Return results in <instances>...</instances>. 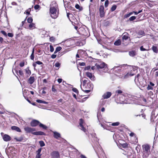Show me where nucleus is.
<instances>
[{"instance_id":"obj_1","label":"nucleus","mask_w":158,"mask_h":158,"mask_svg":"<svg viewBox=\"0 0 158 158\" xmlns=\"http://www.w3.org/2000/svg\"><path fill=\"white\" fill-rule=\"evenodd\" d=\"M56 3L55 2H53L50 5V12L51 16L53 19H56L58 17V14L57 13V10L56 8Z\"/></svg>"},{"instance_id":"obj_2","label":"nucleus","mask_w":158,"mask_h":158,"mask_svg":"<svg viewBox=\"0 0 158 158\" xmlns=\"http://www.w3.org/2000/svg\"><path fill=\"white\" fill-rule=\"evenodd\" d=\"M143 153L146 157L148 156L150 153V147L148 144L143 145L142 146Z\"/></svg>"},{"instance_id":"obj_3","label":"nucleus","mask_w":158,"mask_h":158,"mask_svg":"<svg viewBox=\"0 0 158 158\" xmlns=\"http://www.w3.org/2000/svg\"><path fill=\"white\" fill-rule=\"evenodd\" d=\"M142 76L138 74L135 77V83L138 84H141L140 82L142 80Z\"/></svg>"},{"instance_id":"obj_4","label":"nucleus","mask_w":158,"mask_h":158,"mask_svg":"<svg viewBox=\"0 0 158 158\" xmlns=\"http://www.w3.org/2000/svg\"><path fill=\"white\" fill-rule=\"evenodd\" d=\"M95 66L98 69H102L105 68L107 66V64L103 62L101 63L100 64H96Z\"/></svg>"},{"instance_id":"obj_5","label":"nucleus","mask_w":158,"mask_h":158,"mask_svg":"<svg viewBox=\"0 0 158 158\" xmlns=\"http://www.w3.org/2000/svg\"><path fill=\"white\" fill-rule=\"evenodd\" d=\"M99 12L100 17H103L104 16L105 13L104 11V7L103 5L100 6L99 8Z\"/></svg>"},{"instance_id":"obj_6","label":"nucleus","mask_w":158,"mask_h":158,"mask_svg":"<svg viewBox=\"0 0 158 158\" xmlns=\"http://www.w3.org/2000/svg\"><path fill=\"white\" fill-rule=\"evenodd\" d=\"M3 140L6 142L10 141L11 139V137L8 135L5 134L2 136Z\"/></svg>"},{"instance_id":"obj_7","label":"nucleus","mask_w":158,"mask_h":158,"mask_svg":"<svg viewBox=\"0 0 158 158\" xmlns=\"http://www.w3.org/2000/svg\"><path fill=\"white\" fill-rule=\"evenodd\" d=\"M40 122L38 120H33L31 123V125L32 127H36L38 125H39Z\"/></svg>"},{"instance_id":"obj_8","label":"nucleus","mask_w":158,"mask_h":158,"mask_svg":"<svg viewBox=\"0 0 158 158\" xmlns=\"http://www.w3.org/2000/svg\"><path fill=\"white\" fill-rule=\"evenodd\" d=\"M24 130L27 133H31L35 131L34 128H31L29 127H26L24 128Z\"/></svg>"},{"instance_id":"obj_9","label":"nucleus","mask_w":158,"mask_h":158,"mask_svg":"<svg viewBox=\"0 0 158 158\" xmlns=\"http://www.w3.org/2000/svg\"><path fill=\"white\" fill-rule=\"evenodd\" d=\"M80 121L79 126L81 127L80 129L81 130L83 131L84 132H85L86 129L83 126V124L84 122L83 120L81 118L80 119Z\"/></svg>"},{"instance_id":"obj_10","label":"nucleus","mask_w":158,"mask_h":158,"mask_svg":"<svg viewBox=\"0 0 158 158\" xmlns=\"http://www.w3.org/2000/svg\"><path fill=\"white\" fill-rule=\"evenodd\" d=\"M111 93L110 92H107L104 94L102 96L104 99H107L109 98L111 96Z\"/></svg>"},{"instance_id":"obj_11","label":"nucleus","mask_w":158,"mask_h":158,"mask_svg":"<svg viewBox=\"0 0 158 158\" xmlns=\"http://www.w3.org/2000/svg\"><path fill=\"white\" fill-rule=\"evenodd\" d=\"M51 155L54 158H58L60 156L59 152L56 151L53 152Z\"/></svg>"},{"instance_id":"obj_12","label":"nucleus","mask_w":158,"mask_h":158,"mask_svg":"<svg viewBox=\"0 0 158 158\" xmlns=\"http://www.w3.org/2000/svg\"><path fill=\"white\" fill-rule=\"evenodd\" d=\"M80 32L81 34L85 35L87 36V33L86 32V30L83 28H81L80 29Z\"/></svg>"},{"instance_id":"obj_13","label":"nucleus","mask_w":158,"mask_h":158,"mask_svg":"<svg viewBox=\"0 0 158 158\" xmlns=\"http://www.w3.org/2000/svg\"><path fill=\"white\" fill-rule=\"evenodd\" d=\"M86 75L87 77H89L91 80L94 81V77L93 76L91 73L89 72H86Z\"/></svg>"},{"instance_id":"obj_14","label":"nucleus","mask_w":158,"mask_h":158,"mask_svg":"<svg viewBox=\"0 0 158 158\" xmlns=\"http://www.w3.org/2000/svg\"><path fill=\"white\" fill-rule=\"evenodd\" d=\"M34 135H46L45 133L42 131H36L32 133Z\"/></svg>"},{"instance_id":"obj_15","label":"nucleus","mask_w":158,"mask_h":158,"mask_svg":"<svg viewBox=\"0 0 158 158\" xmlns=\"http://www.w3.org/2000/svg\"><path fill=\"white\" fill-rule=\"evenodd\" d=\"M54 137L56 139H58V138L60 137V134L56 132H53Z\"/></svg>"},{"instance_id":"obj_16","label":"nucleus","mask_w":158,"mask_h":158,"mask_svg":"<svg viewBox=\"0 0 158 158\" xmlns=\"http://www.w3.org/2000/svg\"><path fill=\"white\" fill-rule=\"evenodd\" d=\"M35 80V77H31L28 80V82L30 84H32L34 82Z\"/></svg>"},{"instance_id":"obj_17","label":"nucleus","mask_w":158,"mask_h":158,"mask_svg":"<svg viewBox=\"0 0 158 158\" xmlns=\"http://www.w3.org/2000/svg\"><path fill=\"white\" fill-rule=\"evenodd\" d=\"M129 34L127 33H124L123 34V36L122 37V39L123 40H127L129 38L128 37Z\"/></svg>"},{"instance_id":"obj_18","label":"nucleus","mask_w":158,"mask_h":158,"mask_svg":"<svg viewBox=\"0 0 158 158\" xmlns=\"http://www.w3.org/2000/svg\"><path fill=\"white\" fill-rule=\"evenodd\" d=\"M11 129L12 130L16 131L17 132H20L21 131V130L18 127L16 126H12L11 127Z\"/></svg>"},{"instance_id":"obj_19","label":"nucleus","mask_w":158,"mask_h":158,"mask_svg":"<svg viewBox=\"0 0 158 158\" xmlns=\"http://www.w3.org/2000/svg\"><path fill=\"white\" fill-rule=\"evenodd\" d=\"M25 70L26 72V73L27 74V76H29L31 74V71L29 69V67H27L26 69H25Z\"/></svg>"},{"instance_id":"obj_20","label":"nucleus","mask_w":158,"mask_h":158,"mask_svg":"<svg viewBox=\"0 0 158 158\" xmlns=\"http://www.w3.org/2000/svg\"><path fill=\"white\" fill-rule=\"evenodd\" d=\"M90 84L88 83L87 84H85L84 85H83V89H89L90 88Z\"/></svg>"},{"instance_id":"obj_21","label":"nucleus","mask_w":158,"mask_h":158,"mask_svg":"<svg viewBox=\"0 0 158 158\" xmlns=\"http://www.w3.org/2000/svg\"><path fill=\"white\" fill-rule=\"evenodd\" d=\"M152 49L154 52L155 53L158 52V49L156 46L153 45L152 47Z\"/></svg>"},{"instance_id":"obj_22","label":"nucleus","mask_w":158,"mask_h":158,"mask_svg":"<svg viewBox=\"0 0 158 158\" xmlns=\"http://www.w3.org/2000/svg\"><path fill=\"white\" fill-rule=\"evenodd\" d=\"M14 139L17 142H21L23 140V137L21 136L19 138H15Z\"/></svg>"},{"instance_id":"obj_23","label":"nucleus","mask_w":158,"mask_h":158,"mask_svg":"<svg viewBox=\"0 0 158 158\" xmlns=\"http://www.w3.org/2000/svg\"><path fill=\"white\" fill-rule=\"evenodd\" d=\"M29 27L30 29H33L35 28V24L32 23L29 25Z\"/></svg>"},{"instance_id":"obj_24","label":"nucleus","mask_w":158,"mask_h":158,"mask_svg":"<svg viewBox=\"0 0 158 158\" xmlns=\"http://www.w3.org/2000/svg\"><path fill=\"white\" fill-rule=\"evenodd\" d=\"M129 55L131 56H134L136 55V52L134 51H130L129 52Z\"/></svg>"},{"instance_id":"obj_25","label":"nucleus","mask_w":158,"mask_h":158,"mask_svg":"<svg viewBox=\"0 0 158 158\" xmlns=\"http://www.w3.org/2000/svg\"><path fill=\"white\" fill-rule=\"evenodd\" d=\"M114 44L116 46L119 45L121 44V41L120 40H118L115 42Z\"/></svg>"},{"instance_id":"obj_26","label":"nucleus","mask_w":158,"mask_h":158,"mask_svg":"<svg viewBox=\"0 0 158 158\" xmlns=\"http://www.w3.org/2000/svg\"><path fill=\"white\" fill-rule=\"evenodd\" d=\"M137 34L138 35L141 36L145 35V33L144 31L142 30L139 31L137 33Z\"/></svg>"},{"instance_id":"obj_27","label":"nucleus","mask_w":158,"mask_h":158,"mask_svg":"<svg viewBox=\"0 0 158 158\" xmlns=\"http://www.w3.org/2000/svg\"><path fill=\"white\" fill-rule=\"evenodd\" d=\"M134 75V74H132L131 73H128L126 75H125V76H124V78H128L129 76H132Z\"/></svg>"},{"instance_id":"obj_28","label":"nucleus","mask_w":158,"mask_h":158,"mask_svg":"<svg viewBox=\"0 0 158 158\" xmlns=\"http://www.w3.org/2000/svg\"><path fill=\"white\" fill-rule=\"evenodd\" d=\"M39 126L40 127H42L44 129H46L47 128V127L46 126L42 124L41 123H40Z\"/></svg>"},{"instance_id":"obj_29","label":"nucleus","mask_w":158,"mask_h":158,"mask_svg":"<svg viewBox=\"0 0 158 158\" xmlns=\"http://www.w3.org/2000/svg\"><path fill=\"white\" fill-rule=\"evenodd\" d=\"M81 85H80L81 88V89H82V91H83L84 92H85L86 93H88L90 91V90H86L85 89H83V88H82V87L81 86Z\"/></svg>"},{"instance_id":"obj_30","label":"nucleus","mask_w":158,"mask_h":158,"mask_svg":"<svg viewBox=\"0 0 158 158\" xmlns=\"http://www.w3.org/2000/svg\"><path fill=\"white\" fill-rule=\"evenodd\" d=\"M34 48H33L32 50V53L30 56L31 59L33 60H34Z\"/></svg>"},{"instance_id":"obj_31","label":"nucleus","mask_w":158,"mask_h":158,"mask_svg":"<svg viewBox=\"0 0 158 158\" xmlns=\"http://www.w3.org/2000/svg\"><path fill=\"white\" fill-rule=\"evenodd\" d=\"M39 143L40 145V146L41 147H43L45 146V144L44 142L43 141H40L39 142Z\"/></svg>"},{"instance_id":"obj_32","label":"nucleus","mask_w":158,"mask_h":158,"mask_svg":"<svg viewBox=\"0 0 158 158\" xmlns=\"http://www.w3.org/2000/svg\"><path fill=\"white\" fill-rule=\"evenodd\" d=\"M110 24V22L109 21H106L104 23V25L106 26H107L109 25Z\"/></svg>"},{"instance_id":"obj_33","label":"nucleus","mask_w":158,"mask_h":158,"mask_svg":"<svg viewBox=\"0 0 158 158\" xmlns=\"http://www.w3.org/2000/svg\"><path fill=\"white\" fill-rule=\"evenodd\" d=\"M33 21L32 18L31 17H29L27 19V22L30 23H32Z\"/></svg>"},{"instance_id":"obj_34","label":"nucleus","mask_w":158,"mask_h":158,"mask_svg":"<svg viewBox=\"0 0 158 158\" xmlns=\"http://www.w3.org/2000/svg\"><path fill=\"white\" fill-rule=\"evenodd\" d=\"M19 75L22 76V77H23L24 76V73L23 72V71L22 70H19Z\"/></svg>"},{"instance_id":"obj_35","label":"nucleus","mask_w":158,"mask_h":158,"mask_svg":"<svg viewBox=\"0 0 158 158\" xmlns=\"http://www.w3.org/2000/svg\"><path fill=\"white\" fill-rule=\"evenodd\" d=\"M46 89V88L45 87L43 89H42L40 90V91H42L41 94H45L46 93V92L45 91V90Z\"/></svg>"},{"instance_id":"obj_36","label":"nucleus","mask_w":158,"mask_h":158,"mask_svg":"<svg viewBox=\"0 0 158 158\" xmlns=\"http://www.w3.org/2000/svg\"><path fill=\"white\" fill-rule=\"evenodd\" d=\"M54 85H53L52 87V91L54 93H56L57 92V90L55 88Z\"/></svg>"},{"instance_id":"obj_37","label":"nucleus","mask_w":158,"mask_h":158,"mask_svg":"<svg viewBox=\"0 0 158 158\" xmlns=\"http://www.w3.org/2000/svg\"><path fill=\"white\" fill-rule=\"evenodd\" d=\"M136 18V17L135 16H132L130 18H129V20L130 21H132L135 19Z\"/></svg>"},{"instance_id":"obj_38","label":"nucleus","mask_w":158,"mask_h":158,"mask_svg":"<svg viewBox=\"0 0 158 158\" xmlns=\"http://www.w3.org/2000/svg\"><path fill=\"white\" fill-rule=\"evenodd\" d=\"M55 40V38L54 37H51L50 38V40L52 42H54Z\"/></svg>"},{"instance_id":"obj_39","label":"nucleus","mask_w":158,"mask_h":158,"mask_svg":"<svg viewBox=\"0 0 158 158\" xmlns=\"http://www.w3.org/2000/svg\"><path fill=\"white\" fill-rule=\"evenodd\" d=\"M119 124V123L118 122H116L115 123H113L111 125L113 126H117Z\"/></svg>"},{"instance_id":"obj_40","label":"nucleus","mask_w":158,"mask_h":158,"mask_svg":"<svg viewBox=\"0 0 158 158\" xmlns=\"http://www.w3.org/2000/svg\"><path fill=\"white\" fill-rule=\"evenodd\" d=\"M116 5H113L112 6L111 8V10L112 11H114L116 8Z\"/></svg>"},{"instance_id":"obj_41","label":"nucleus","mask_w":158,"mask_h":158,"mask_svg":"<svg viewBox=\"0 0 158 158\" xmlns=\"http://www.w3.org/2000/svg\"><path fill=\"white\" fill-rule=\"evenodd\" d=\"M42 149V148H39L38 149V150L36 151L37 154L41 155L40 152L41 151Z\"/></svg>"},{"instance_id":"obj_42","label":"nucleus","mask_w":158,"mask_h":158,"mask_svg":"<svg viewBox=\"0 0 158 158\" xmlns=\"http://www.w3.org/2000/svg\"><path fill=\"white\" fill-rule=\"evenodd\" d=\"M109 1L108 0H106L105 3V6L106 7H107L109 4Z\"/></svg>"},{"instance_id":"obj_43","label":"nucleus","mask_w":158,"mask_h":158,"mask_svg":"<svg viewBox=\"0 0 158 158\" xmlns=\"http://www.w3.org/2000/svg\"><path fill=\"white\" fill-rule=\"evenodd\" d=\"M140 50L141 51H148L149 49H146L144 48H143V46H141L140 47Z\"/></svg>"},{"instance_id":"obj_44","label":"nucleus","mask_w":158,"mask_h":158,"mask_svg":"<svg viewBox=\"0 0 158 158\" xmlns=\"http://www.w3.org/2000/svg\"><path fill=\"white\" fill-rule=\"evenodd\" d=\"M72 90L75 92L76 93H78V90L77 89H76V88H73V89H72Z\"/></svg>"},{"instance_id":"obj_45","label":"nucleus","mask_w":158,"mask_h":158,"mask_svg":"<svg viewBox=\"0 0 158 158\" xmlns=\"http://www.w3.org/2000/svg\"><path fill=\"white\" fill-rule=\"evenodd\" d=\"M147 89L148 90H152L153 88L150 85H148V86L147 87Z\"/></svg>"},{"instance_id":"obj_46","label":"nucleus","mask_w":158,"mask_h":158,"mask_svg":"<svg viewBox=\"0 0 158 158\" xmlns=\"http://www.w3.org/2000/svg\"><path fill=\"white\" fill-rule=\"evenodd\" d=\"M50 51L51 52H53L54 51V48L53 47L52 45H50Z\"/></svg>"},{"instance_id":"obj_47","label":"nucleus","mask_w":158,"mask_h":158,"mask_svg":"<svg viewBox=\"0 0 158 158\" xmlns=\"http://www.w3.org/2000/svg\"><path fill=\"white\" fill-rule=\"evenodd\" d=\"M1 32L5 36H7V33L5 31H1Z\"/></svg>"},{"instance_id":"obj_48","label":"nucleus","mask_w":158,"mask_h":158,"mask_svg":"<svg viewBox=\"0 0 158 158\" xmlns=\"http://www.w3.org/2000/svg\"><path fill=\"white\" fill-rule=\"evenodd\" d=\"M62 49V48L61 47H57L56 48V50H57L58 52L60 51V50H61V49Z\"/></svg>"},{"instance_id":"obj_49","label":"nucleus","mask_w":158,"mask_h":158,"mask_svg":"<svg viewBox=\"0 0 158 158\" xmlns=\"http://www.w3.org/2000/svg\"><path fill=\"white\" fill-rule=\"evenodd\" d=\"M40 7V6L38 5H36L34 6V8L35 10H37Z\"/></svg>"},{"instance_id":"obj_50","label":"nucleus","mask_w":158,"mask_h":158,"mask_svg":"<svg viewBox=\"0 0 158 158\" xmlns=\"http://www.w3.org/2000/svg\"><path fill=\"white\" fill-rule=\"evenodd\" d=\"M35 63H36L37 64L40 65L43 64V63L42 62L40 61H37L35 62Z\"/></svg>"},{"instance_id":"obj_51","label":"nucleus","mask_w":158,"mask_h":158,"mask_svg":"<svg viewBox=\"0 0 158 158\" xmlns=\"http://www.w3.org/2000/svg\"><path fill=\"white\" fill-rule=\"evenodd\" d=\"M75 7L76 9H79L80 10H81V9H79L80 6L78 4H77L76 5Z\"/></svg>"},{"instance_id":"obj_52","label":"nucleus","mask_w":158,"mask_h":158,"mask_svg":"<svg viewBox=\"0 0 158 158\" xmlns=\"http://www.w3.org/2000/svg\"><path fill=\"white\" fill-rule=\"evenodd\" d=\"M60 65V63H58V62L56 63L55 64V66L56 67H59Z\"/></svg>"},{"instance_id":"obj_53","label":"nucleus","mask_w":158,"mask_h":158,"mask_svg":"<svg viewBox=\"0 0 158 158\" xmlns=\"http://www.w3.org/2000/svg\"><path fill=\"white\" fill-rule=\"evenodd\" d=\"M24 65V62H21L19 64V65L21 67H23Z\"/></svg>"},{"instance_id":"obj_54","label":"nucleus","mask_w":158,"mask_h":158,"mask_svg":"<svg viewBox=\"0 0 158 158\" xmlns=\"http://www.w3.org/2000/svg\"><path fill=\"white\" fill-rule=\"evenodd\" d=\"M79 64L81 66H84L85 65V64L84 62L79 63Z\"/></svg>"},{"instance_id":"obj_55","label":"nucleus","mask_w":158,"mask_h":158,"mask_svg":"<svg viewBox=\"0 0 158 158\" xmlns=\"http://www.w3.org/2000/svg\"><path fill=\"white\" fill-rule=\"evenodd\" d=\"M8 36L10 37H12L14 35L12 33H8Z\"/></svg>"},{"instance_id":"obj_56","label":"nucleus","mask_w":158,"mask_h":158,"mask_svg":"<svg viewBox=\"0 0 158 158\" xmlns=\"http://www.w3.org/2000/svg\"><path fill=\"white\" fill-rule=\"evenodd\" d=\"M116 93H118V94H121L122 93V91L120 90H118L116 91Z\"/></svg>"},{"instance_id":"obj_57","label":"nucleus","mask_w":158,"mask_h":158,"mask_svg":"<svg viewBox=\"0 0 158 158\" xmlns=\"http://www.w3.org/2000/svg\"><path fill=\"white\" fill-rule=\"evenodd\" d=\"M133 12H130V13H129V14H127L126 15V17H129L131 15H132L133 14Z\"/></svg>"},{"instance_id":"obj_58","label":"nucleus","mask_w":158,"mask_h":158,"mask_svg":"<svg viewBox=\"0 0 158 158\" xmlns=\"http://www.w3.org/2000/svg\"><path fill=\"white\" fill-rule=\"evenodd\" d=\"M36 102L38 103H43V101L40 100L38 99L36 100Z\"/></svg>"},{"instance_id":"obj_59","label":"nucleus","mask_w":158,"mask_h":158,"mask_svg":"<svg viewBox=\"0 0 158 158\" xmlns=\"http://www.w3.org/2000/svg\"><path fill=\"white\" fill-rule=\"evenodd\" d=\"M26 18L24 21H23L22 22L21 24V25L20 27H22L23 26L24 23H25V22L26 20Z\"/></svg>"},{"instance_id":"obj_60","label":"nucleus","mask_w":158,"mask_h":158,"mask_svg":"<svg viewBox=\"0 0 158 158\" xmlns=\"http://www.w3.org/2000/svg\"><path fill=\"white\" fill-rule=\"evenodd\" d=\"M87 80H83V85H84L85 84H88L87 83Z\"/></svg>"},{"instance_id":"obj_61","label":"nucleus","mask_w":158,"mask_h":158,"mask_svg":"<svg viewBox=\"0 0 158 158\" xmlns=\"http://www.w3.org/2000/svg\"><path fill=\"white\" fill-rule=\"evenodd\" d=\"M90 66H88L86 67H85V70H88L90 69Z\"/></svg>"},{"instance_id":"obj_62","label":"nucleus","mask_w":158,"mask_h":158,"mask_svg":"<svg viewBox=\"0 0 158 158\" xmlns=\"http://www.w3.org/2000/svg\"><path fill=\"white\" fill-rule=\"evenodd\" d=\"M63 101V99L62 98H60L57 101V102L58 103H60V102H62Z\"/></svg>"},{"instance_id":"obj_63","label":"nucleus","mask_w":158,"mask_h":158,"mask_svg":"<svg viewBox=\"0 0 158 158\" xmlns=\"http://www.w3.org/2000/svg\"><path fill=\"white\" fill-rule=\"evenodd\" d=\"M56 56V55L55 54H52L51 56V57L52 59H54L55 58Z\"/></svg>"},{"instance_id":"obj_64","label":"nucleus","mask_w":158,"mask_h":158,"mask_svg":"<svg viewBox=\"0 0 158 158\" xmlns=\"http://www.w3.org/2000/svg\"><path fill=\"white\" fill-rule=\"evenodd\" d=\"M41 155L37 154L36 156V158H40Z\"/></svg>"}]
</instances>
